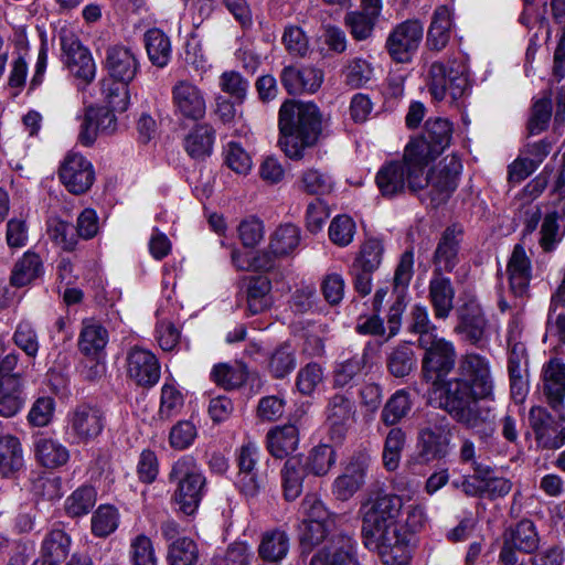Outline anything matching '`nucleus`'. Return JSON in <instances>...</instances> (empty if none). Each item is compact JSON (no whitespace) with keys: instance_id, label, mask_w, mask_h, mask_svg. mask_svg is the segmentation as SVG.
Returning a JSON list of instances; mask_svg holds the SVG:
<instances>
[{"instance_id":"36","label":"nucleus","mask_w":565,"mask_h":565,"mask_svg":"<svg viewBox=\"0 0 565 565\" xmlns=\"http://www.w3.org/2000/svg\"><path fill=\"white\" fill-rule=\"evenodd\" d=\"M268 450L276 458L292 454L299 444V430L295 425L276 427L267 434Z\"/></svg>"},{"instance_id":"12","label":"nucleus","mask_w":565,"mask_h":565,"mask_svg":"<svg viewBox=\"0 0 565 565\" xmlns=\"http://www.w3.org/2000/svg\"><path fill=\"white\" fill-rule=\"evenodd\" d=\"M171 102L179 119L200 121L206 114L204 92L189 79H180L172 86Z\"/></svg>"},{"instance_id":"22","label":"nucleus","mask_w":565,"mask_h":565,"mask_svg":"<svg viewBox=\"0 0 565 565\" xmlns=\"http://www.w3.org/2000/svg\"><path fill=\"white\" fill-rule=\"evenodd\" d=\"M258 460L259 448L256 444L247 443L239 448L237 483L241 490L249 497L256 495L264 486V480L258 476L256 469Z\"/></svg>"},{"instance_id":"40","label":"nucleus","mask_w":565,"mask_h":565,"mask_svg":"<svg viewBox=\"0 0 565 565\" xmlns=\"http://www.w3.org/2000/svg\"><path fill=\"white\" fill-rule=\"evenodd\" d=\"M43 273V264L38 254L28 250L15 263L12 274L11 284L15 287H23L39 278Z\"/></svg>"},{"instance_id":"29","label":"nucleus","mask_w":565,"mask_h":565,"mask_svg":"<svg viewBox=\"0 0 565 565\" xmlns=\"http://www.w3.org/2000/svg\"><path fill=\"white\" fill-rule=\"evenodd\" d=\"M34 456L38 462L47 468L56 469L70 460V450L58 439L39 434L34 439Z\"/></svg>"},{"instance_id":"39","label":"nucleus","mask_w":565,"mask_h":565,"mask_svg":"<svg viewBox=\"0 0 565 565\" xmlns=\"http://www.w3.org/2000/svg\"><path fill=\"white\" fill-rule=\"evenodd\" d=\"M306 466L298 456L289 457L281 470L282 488L288 501L297 499L302 491Z\"/></svg>"},{"instance_id":"55","label":"nucleus","mask_w":565,"mask_h":565,"mask_svg":"<svg viewBox=\"0 0 565 565\" xmlns=\"http://www.w3.org/2000/svg\"><path fill=\"white\" fill-rule=\"evenodd\" d=\"M47 235L64 250L72 252L77 245V236L73 226L61 218L52 217L47 221Z\"/></svg>"},{"instance_id":"62","label":"nucleus","mask_w":565,"mask_h":565,"mask_svg":"<svg viewBox=\"0 0 565 565\" xmlns=\"http://www.w3.org/2000/svg\"><path fill=\"white\" fill-rule=\"evenodd\" d=\"M376 19L364 11H351L347 13L344 21L352 36L362 41L371 36Z\"/></svg>"},{"instance_id":"10","label":"nucleus","mask_w":565,"mask_h":565,"mask_svg":"<svg viewBox=\"0 0 565 565\" xmlns=\"http://www.w3.org/2000/svg\"><path fill=\"white\" fill-rule=\"evenodd\" d=\"M428 88L437 100H444L448 96L451 103L458 100L468 89L465 65L457 62L450 65L440 62L433 63L428 72Z\"/></svg>"},{"instance_id":"19","label":"nucleus","mask_w":565,"mask_h":565,"mask_svg":"<svg viewBox=\"0 0 565 565\" xmlns=\"http://www.w3.org/2000/svg\"><path fill=\"white\" fill-rule=\"evenodd\" d=\"M126 371L137 385L151 387L160 379V363L157 356L139 345L129 349L126 356Z\"/></svg>"},{"instance_id":"38","label":"nucleus","mask_w":565,"mask_h":565,"mask_svg":"<svg viewBox=\"0 0 565 565\" xmlns=\"http://www.w3.org/2000/svg\"><path fill=\"white\" fill-rule=\"evenodd\" d=\"M23 467V451L20 440L13 435L0 439V473L11 476Z\"/></svg>"},{"instance_id":"15","label":"nucleus","mask_w":565,"mask_h":565,"mask_svg":"<svg viewBox=\"0 0 565 565\" xmlns=\"http://www.w3.org/2000/svg\"><path fill=\"white\" fill-rule=\"evenodd\" d=\"M454 331L477 348L489 342V326L479 302L470 299L458 309V324Z\"/></svg>"},{"instance_id":"59","label":"nucleus","mask_w":565,"mask_h":565,"mask_svg":"<svg viewBox=\"0 0 565 565\" xmlns=\"http://www.w3.org/2000/svg\"><path fill=\"white\" fill-rule=\"evenodd\" d=\"M355 230V222L352 217L338 215L330 223L329 237L333 244L344 247L352 243Z\"/></svg>"},{"instance_id":"43","label":"nucleus","mask_w":565,"mask_h":565,"mask_svg":"<svg viewBox=\"0 0 565 565\" xmlns=\"http://www.w3.org/2000/svg\"><path fill=\"white\" fill-rule=\"evenodd\" d=\"M214 142V130L207 125L196 126L185 138L184 148L188 154L196 160L209 157Z\"/></svg>"},{"instance_id":"31","label":"nucleus","mask_w":565,"mask_h":565,"mask_svg":"<svg viewBox=\"0 0 565 565\" xmlns=\"http://www.w3.org/2000/svg\"><path fill=\"white\" fill-rule=\"evenodd\" d=\"M24 404L22 376L2 377L0 381V416L11 418L21 412Z\"/></svg>"},{"instance_id":"32","label":"nucleus","mask_w":565,"mask_h":565,"mask_svg":"<svg viewBox=\"0 0 565 565\" xmlns=\"http://www.w3.org/2000/svg\"><path fill=\"white\" fill-rule=\"evenodd\" d=\"M455 289L451 280L439 274H434L429 281V299L436 319L445 320L454 309Z\"/></svg>"},{"instance_id":"45","label":"nucleus","mask_w":565,"mask_h":565,"mask_svg":"<svg viewBox=\"0 0 565 565\" xmlns=\"http://www.w3.org/2000/svg\"><path fill=\"white\" fill-rule=\"evenodd\" d=\"M212 380L225 390L241 387L248 377L247 366L243 363H220L211 372Z\"/></svg>"},{"instance_id":"13","label":"nucleus","mask_w":565,"mask_h":565,"mask_svg":"<svg viewBox=\"0 0 565 565\" xmlns=\"http://www.w3.org/2000/svg\"><path fill=\"white\" fill-rule=\"evenodd\" d=\"M529 423L539 448L552 450L565 445V425L559 423L546 407L540 405L531 407Z\"/></svg>"},{"instance_id":"2","label":"nucleus","mask_w":565,"mask_h":565,"mask_svg":"<svg viewBox=\"0 0 565 565\" xmlns=\"http://www.w3.org/2000/svg\"><path fill=\"white\" fill-rule=\"evenodd\" d=\"M403 507L399 495L383 493L361 508L364 545L376 551L387 565H402L406 559L407 537L398 524Z\"/></svg>"},{"instance_id":"58","label":"nucleus","mask_w":565,"mask_h":565,"mask_svg":"<svg viewBox=\"0 0 565 565\" xmlns=\"http://www.w3.org/2000/svg\"><path fill=\"white\" fill-rule=\"evenodd\" d=\"M184 405L182 393L172 384H163L161 387V398L159 407V417L170 419L177 416Z\"/></svg>"},{"instance_id":"60","label":"nucleus","mask_w":565,"mask_h":565,"mask_svg":"<svg viewBox=\"0 0 565 565\" xmlns=\"http://www.w3.org/2000/svg\"><path fill=\"white\" fill-rule=\"evenodd\" d=\"M539 234V244L544 252L550 253L556 248L563 237L556 213H547L543 217Z\"/></svg>"},{"instance_id":"1","label":"nucleus","mask_w":565,"mask_h":565,"mask_svg":"<svg viewBox=\"0 0 565 565\" xmlns=\"http://www.w3.org/2000/svg\"><path fill=\"white\" fill-rule=\"evenodd\" d=\"M441 387L439 407L457 423L476 428L494 418L491 406L480 405V402H493L495 398V380L487 356L475 352L462 354L455 376L441 382Z\"/></svg>"},{"instance_id":"50","label":"nucleus","mask_w":565,"mask_h":565,"mask_svg":"<svg viewBox=\"0 0 565 565\" xmlns=\"http://www.w3.org/2000/svg\"><path fill=\"white\" fill-rule=\"evenodd\" d=\"M199 550L195 542L189 537L175 539L168 547V565H195Z\"/></svg>"},{"instance_id":"53","label":"nucleus","mask_w":565,"mask_h":565,"mask_svg":"<svg viewBox=\"0 0 565 565\" xmlns=\"http://www.w3.org/2000/svg\"><path fill=\"white\" fill-rule=\"evenodd\" d=\"M118 523L117 509L111 505H99L90 520L92 533L97 537H107L116 531Z\"/></svg>"},{"instance_id":"11","label":"nucleus","mask_w":565,"mask_h":565,"mask_svg":"<svg viewBox=\"0 0 565 565\" xmlns=\"http://www.w3.org/2000/svg\"><path fill=\"white\" fill-rule=\"evenodd\" d=\"M424 35L419 20H406L398 23L388 34L385 49L396 63H409L416 54Z\"/></svg>"},{"instance_id":"30","label":"nucleus","mask_w":565,"mask_h":565,"mask_svg":"<svg viewBox=\"0 0 565 565\" xmlns=\"http://www.w3.org/2000/svg\"><path fill=\"white\" fill-rule=\"evenodd\" d=\"M109 340L107 329L98 321L85 319L78 337V350L85 356L99 359Z\"/></svg>"},{"instance_id":"35","label":"nucleus","mask_w":565,"mask_h":565,"mask_svg":"<svg viewBox=\"0 0 565 565\" xmlns=\"http://www.w3.org/2000/svg\"><path fill=\"white\" fill-rule=\"evenodd\" d=\"M289 547L290 539L286 531L274 529L263 534L258 554L265 562L278 563L287 556Z\"/></svg>"},{"instance_id":"9","label":"nucleus","mask_w":565,"mask_h":565,"mask_svg":"<svg viewBox=\"0 0 565 565\" xmlns=\"http://www.w3.org/2000/svg\"><path fill=\"white\" fill-rule=\"evenodd\" d=\"M451 428L445 416H429L428 425L420 428L417 435V455L419 463H430L448 456L451 449Z\"/></svg>"},{"instance_id":"48","label":"nucleus","mask_w":565,"mask_h":565,"mask_svg":"<svg viewBox=\"0 0 565 565\" xmlns=\"http://www.w3.org/2000/svg\"><path fill=\"white\" fill-rule=\"evenodd\" d=\"M412 408L409 393L406 390L396 391L384 405L381 419L386 426H393L407 416Z\"/></svg>"},{"instance_id":"25","label":"nucleus","mask_w":565,"mask_h":565,"mask_svg":"<svg viewBox=\"0 0 565 565\" xmlns=\"http://www.w3.org/2000/svg\"><path fill=\"white\" fill-rule=\"evenodd\" d=\"M462 230L456 225L447 227L434 253V274L450 273L459 262Z\"/></svg>"},{"instance_id":"8","label":"nucleus","mask_w":565,"mask_h":565,"mask_svg":"<svg viewBox=\"0 0 565 565\" xmlns=\"http://www.w3.org/2000/svg\"><path fill=\"white\" fill-rule=\"evenodd\" d=\"M106 426L102 408L92 404H79L68 411L65 417L64 434L73 445H87L95 441Z\"/></svg>"},{"instance_id":"18","label":"nucleus","mask_w":565,"mask_h":565,"mask_svg":"<svg viewBox=\"0 0 565 565\" xmlns=\"http://www.w3.org/2000/svg\"><path fill=\"white\" fill-rule=\"evenodd\" d=\"M58 177L68 192L78 195L92 188L95 181V171L90 161L84 156L72 152L64 159Z\"/></svg>"},{"instance_id":"14","label":"nucleus","mask_w":565,"mask_h":565,"mask_svg":"<svg viewBox=\"0 0 565 565\" xmlns=\"http://www.w3.org/2000/svg\"><path fill=\"white\" fill-rule=\"evenodd\" d=\"M461 163L456 157L446 158L425 175L424 186H429V196L433 205L445 203L458 185Z\"/></svg>"},{"instance_id":"41","label":"nucleus","mask_w":565,"mask_h":565,"mask_svg":"<svg viewBox=\"0 0 565 565\" xmlns=\"http://www.w3.org/2000/svg\"><path fill=\"white\" fill-rule=\"evenodd\" d=\"M71 537L61 529L51 530L41 545V556L53 564L58 565L70 553Z\"/></svg>"},{"instance_id":"4","label":"nucleus","mask_w":565,"mask_h":565,"mask_svg":"<svg viewBox=\"0 0 565 565\" xmlns=\"http://www.w3.org/2000/svg\"><path fill=\"white\" fill-rule=\"evenodd\" d=\"M168 482L172 487L171 500L179 510L186 515L194 514L207 492L206 478L196 460L189 455L175 460Z\"/></svg>"},{"instance_id":"37","label":"nucleus","mask_w":565,"mask_h":565,"mask_svg":"<svg viewBox=\"0 0 565 565\" xmlns=\"http://www.w3.org/2000/svg\"><path fill=\"white\" fill-rule=\"evenodd\" d=\"M97 502V490L83 484L75 489L64 501V511L70 518L87 515Z\"/></svg>"},{"instance_id":"51","label":"nucleus","mask_w":565,"mask_h":565,"mask_svg":"<svg viewBox=\"0 0 565 565\" xmlns=\"http://www.w3.org/2000/svg\"><path fill=\"white\" fill-rule=\"evenodd\" d=\"M406 444V434L399 427L392 428L384 443L383 463L388 471L398 468L402 450Z\"/></svg>"},{"instance_id":"26","label":"nucleus","mask_w":565,"mask_h":565,"mask_svg":"<svg viewBox=\"0 0 565 565\" xmlns=\"http://www.w3.org/2000/svg\"><path fill=\"white\" fill-rule=\"evenodd\" d=\"M280 81L291 95L315 93L323 82V73L315 67L286 66L281 72Z\"/></svg>"},{"instance_id":"5","label":"nucleus","mask_w":565,"mask_h":565,"mask_svg":"<svg viewBox=\"0 0 565 565\" xmlns=\"http://www.w3.org/2000/svg\"><path fill=\"white\" fill-rule=\"evenodd\" d=\"M426 166L419 159L408 160L406 149L403 160L384 164L376 173V184L385 198L396 196L409 189L417 192L424 188Z\"/></svg>"},{"instance_id":"61","label":"nucleus","mask_w":565,"mask_h":565,"mask_svg":"<svg viewBox=\"0 0 565 565\" xmlns=\"http://www.w3.org/2000/svg\"><path fill=\"white\" fill-rule=\"evenodd\" d=\"M225 163L238 174H247L253 167L249 153L236 141H230L224 150Z\"/></svg>"},{"instance_id":"52","label":"nucleus","mask_w":565,"mask_h":565,"mask_svg":"<svg viewBox=\"0 0 565 565\" xmlns=\"http://www.w3.org/2000/svg\"><path fill=\"white\" fill-rule=\"evenodd\" d=\"M334 529V521L319 522V521H301L299 525V540L302 547L311 548L318 545L331 535Z\"/></svg>"},{"instance_id":"3","label":"nucleus","mask_w":565,"mask_h":565,"mask_svg":"<svg viewBox=\"0 0 565 565\" xmlns=\"http://www.w3.org/2000/svg\"><path fill=\"white\" fill-rule=\"evenodd\" d=\"M278 143L292 160L303 158L306 148L313 146L321 134V118L316 105L285 102L279 109Z\"/></svg>"},{"instance_id":"54","label":"nucleus","mask_w":565,"mask_h":565,"mask_svg":"<svg viewBox=\"0 0 565 565\" xmlns=\"http://www.w3.org/2000/svg\"><path fill=\"white\" fill-rule=\"evenodd\" d=\"M335 463V451L329 445L313 447L306 461V469L315 476H324Z\"/></svg>"},{"instance_id":"44","label":"nucleus","mask_w":565,"mask_h":565,"mask_svg":"<svg viewBox=\"0 0 565 565\" xmlns=\"http://www.w3.org/2000/svg\"><path fill=\"white\" fill-rule=\"evenodd\" d=\"M145 46L151 63L164 67L171 57V43L169 38L159 29L148 30L145 34Z\"/></svg>"},{"instance_id":"47","label":"nucleus","mask_w":565,"mask_h":565,"mask_svg":"<svg viewBox=\"0 0 565 565\" xmlns=\"http://www.w3.org/2000/svg\"><path fill=\"white\" fill-rule=\"evenodd\" d=\"M297 365L296 354L287 343L278 345L268 356L267 370L274 379H284Z\"/></svg>"},{"instance_id":"21","label":"nucleus","mask_w":565,"mask_h":565,"mask_svg":"<svg viewBox=\"0 0 565 565\" xmlns=\"http://www.w3.org/2000/svg\"><path fill=\"white\" fill-rule=\"evenodd\" d=\"M310 565H359L355 541L349 535L332 534L312 556Z\"/></svg>"},{"instance_id":"6","label":"nucleus","mask_w":565,"mask_h":565,"mask_svg":"<svg viewBox=\"0 0 565 565\" xmlns=\"http://www.w3.org/2000/svg\"><path fill=\"white\" fill-rule=\"evenodd\" d=\"M427 337L425 335L419 344L425 350L422 371L424 377L431 382L433 394L439 399L443 394L441 382L451 377L449 373L456 365L457 351L455 344L445 338L435 335L428 340Z\"/></svg>"},{"instance_id":"49","label":"nucleus","mask_w":565,"mask_h":565,"mask_svg":"<svg viewBox=\"0 0 565 565\" xmlns=\"http://www.w3.org/2000/svg\"><path fill=\"white\" fill-rule=\"evenodd\" d=\"M300 243V230L292 224H282L270 236L269 247L280 257L290 255Z\"/></svg>"},{"instance_id":"16","label":"nucleus","mask_w":565,"mask_h":565,"mask_svg":"<svg viewBox=\"0 0 565 565\" xmlns=\"http://www.w3.org/2000/svg\"><path fill=\"white\" fill-rule=\"evenodd\" d=\"M547 183V175L545 173H541L529 182L515 199V209L524 224L523 239L535 232L542 218L540 205L534 204L533 202L543 193Z\"/></svg>"},{"instance_id":"42","label":"nucleus","mask_w":565,"mask_h":565,"mask_svg":"<svg viewBox=\"0 0 565 565\" xmlns=\"http://www.w3.org/2000/svg\"><path fill=\"white\" fill-rule=\"evenodd\" d=\"M271 282L267 277L256 276L248 280L247 285V308L252 315H257L271 305Z\"/></svg>"},{"instance_id":"34","label":"nucleus","mask_w":565,"mask_h":565,"mask_svg":"<svg viewBox=\"0 0 565 565\" xmlns=\"http://www.w3.org/2000/svg\"><path fill=\"white\" fill-rule=\"evenodd\" d=\"M452 30V17L446 6L435 9L427 32V46L434 51H441L448 44Z\"/></svg>"},{"instance_id":"46","label":"nucleus","mask_w":565,"mask_h":565,"mask_svg":"<svg viewBox=\"0 0 565 565\" xmlns=\"http://www.w3.org/2000/svg\"><path fill=\"white\" fill-rule=\"evenodd\" d=\"M370 350L364 349L361 354H355L351 359L338 364L333 374L334 386L344 387L351 384L369 365Z\"/></svg>"},{"instance_id":"28","label":"nucleus","mask_w":565,"mask_h":565,"mask_svg":"<svg viewBox=\"0 0 565 565\" xmlns=\"http://www.w3.org/2000/svg\"><path fill=\"white\" fill-rule=\"evenodd\" d=\"M539 543L540 539L534 523L524 519L504 534L500 553L508 551L511 554H516L515 551H520L529 554L537 548Z\"/></svg>"},{"instance_id":"64","label":"nucleus","mask_w":565,"mask_h":565,"mask_svg":"<svg viewBox=\"0 0 565 565\" xmlns=\"http://www.w3.org/2000/svg\"><path fill=\"white\" fill-rule=\"evenodd\" d=\"M415 365L414 352L409 345L396 348L390 355L387 367L396 377H404L411 373Z\"/></svg>"},{"instance_id":"20","label":"nucleus","mask_w":565,"mask_h":565,"mask_svg":"<svg viewBox=\"0 0 565 565\" xmlns=\"http://www.w3.org/2000/svg\"><path fill=\"white\" fill-rule=\"evenodd\" d=\"M539 388L547 405L558 411L564 406L565 402V363L557 359H550L544 363Z\"/></svg>"},{"instance_id":"27","label":"nucleus","mask_w":565,"mask_h":565,"mask_svg":"<svg viewBox=\"0 0 565 565\" xmlns=\"http://www.w3.org/2000/svg\"><path fill=\"white\" fill-rule=\"evenodd\" d=\"M507 271L511 291L518 297L524 296L532 278V263L521 244L514 246Z\"/></svg>"},{"instance_id":"7","label":"nucleus","mask_w":565,"mask_h":565,"mask_svg":"<svg viewBox=\"0 0 565 565\" xmlns=\"http://www.w3.org/2000/svg\"><path fill=\"white\" fill-rule=\"evenodd\" d=\"M452 134L454 125L449 119L430 117L420 136L406 146V157L408 160L419 159L427 167L450 146Z\"/></svg>"},{"instance_id":"33","label":"nucleus","mask_w":565,"mask_h":565,"mask_svg":"<svg viewBox=\"0 0 565 565\" xmlns=\"http://www.w3.org/2000/svg\"><path fill=\"white\" fill-rule=\"evenodd\" d=\"M365 463L360 459H352L342 475L333 482L332 492L338 500L347 501L362 487L365 477Z\"/></svg>"},{"instance_id":"23","label":"nucleus","mask_w":565,"mask_h":565,"mask_svg":"<svg viewBox=\"0 0 565 565\" xmlns=\"http://www.w3.org/2000/svg\"><path fill=\"white\" fill-rule=\"evenodd\" d=\"M136 53L124 45H111L106 50L105 68L109 76L121 83H130L139 71Z\"/></svg>"},{"instance_id":"24","label":"nucleus","mask_w":565,"mask_h":565,"mask_svg":"<svg viewBox=\"0 0 565 565\" xmlns=\"http://www.w3.org/2000/svg\"><path fill=\"white\" fill-rule=\"evenodd\" d=\"M324 414L332 438L341 439L354 422V402L344 394H334L329 398Z\"/></svg>"},{"instance_id":"17","label":"nucleus","mask_w":565,"mask_h":565,"mask_svg":"<svg viewBox=\"0 0 565 565\" xmlns=\"http://www.w3.org/2000/svg\"><path fill=\"white\" fill-rule=\"evenodd\" d=\"M61 45L70 73L83 85L92 83L96 75V64L89 50L72 33L61 36Z\"/></svg>"},{"instance_id":"56","label":"nucleus","mask_w":565,"mask_h":565,"mask_svg":"<svg viewBox=\"0 0 565 565\" xmlns=\"http://www.w3.org/2000/svg\"><path fill=\"white\" fill-rule=\"evenodd\" d=\"M131 565H158L152 541L145 534L134 537L129 546Z\"/></svg>"},{"instance_id":"63","label":"nucleus","mask_w":565,"mask_h":565,"mask_svg":"<svg viewBox=\"0 0 565 565\" xmlns=\"http://www.w3.org/2000/svg\"><path fill=\"white\" fill-rule=\"evenodd\" d=\"M383 254V243L377 238H370L361 246L360 255L353 264L369 270H377L381 266Z\"/></svg>"},{"instance_id":"57","label":"nucleus","mask_w":565,"mask_h":565,"mask_svg":"<svg viewBox=\"0 0 565 565\" xmlns=\"http://www.w3.org/2000/svg\"><path fill=\"white\" fill-rule=\"evenodd\" d=\"M333 188V181L327 173L308 169L301 173L300 189L308 194L323 195L330 193Z\"/></svg>"}]
</instances>
